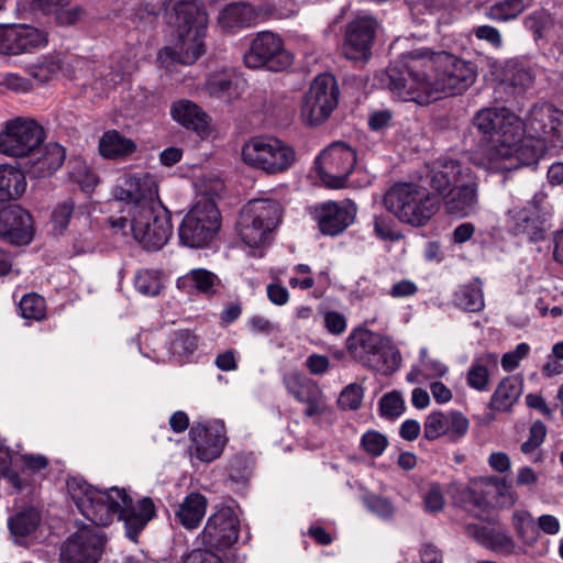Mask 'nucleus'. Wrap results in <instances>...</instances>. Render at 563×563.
Listing matches in <instances>:
<instances>
[{
  "label": "nucleus",
  "mask_w": 563,
  "mask_h": 563,
  "mask_svg": "<svg viewBox=\"0 0 563 563\" xmlns=\"http://www.w3.org/2000/svg\"><path fill=\"white\" fill-rule=\"evenodd\" d=\"M26 169L31 177L46 178L52 176L64 163L65 148L58 143L44 142L26 157Z\"/></svg>",
  "instance_id": "bb28decb"
},
{
  "label": "nucleus",
  "mask_w": 563,
  "mask_h": 563,
  "mask_svg": "<svg viewBox=\"0 0 563 563\" xmlns=\"http://www.w3.org/2000/svg\"><path fill=\"white\" fill-rule=\"evenodd\" d=\"M283 383L287 391L299 402L311 400L312 397L322 393L314 380L298 372L286 374L283 378Z\"/></svg>",
  "instance_id": "e433bc0d"
},
{
  "label": "nucleus",
  "mask_w": 563,
  "mask_h": 563,
  "mask_svg": "<svg viewBox=\"0 0 563 563\" xmlns=\"http://www.w3.org/2000/svg\"><path fill=\"white\" fill-rule=\"evenodd\" d=\"M473 125L493 143L487 152L492 168L510 172L519 167H509L517 161V148L522 135V121L506 108H483L473 117Z\"/></svg>",
  "instance_id": "7ed1b4c3"
},
{
  "label": "nucleus",
  "mask_w": 563,
  "mask_h": 563,
  "mask_svg": "<svg viewBox=\"0 0 563 563\" xmlns=\"http://www.w3.org/2000/svg\"><path fill=\"white\" fill-rule=\"evenodd\" d=\"M525 0H503L492 5L487 16L495 21L505 22L516 19L525 10Z\"/></svg>",
  "instance_id": "a18cd8bd"
},
{
  "label": "nucleus",
  "mask_w": 563,
  "mask_h": 563,
  "mask_svg": "<svg viewBox=\"0 0 563 563\" xmlns=\"http://www.w3.org/2000/svg\"><path fill=\"white\" fill-rule=\"evenodd\" d=\"M366 508L382 519H389L394 515V506L387 499L378 495L368 494L363 498Z\"/></svg>",
  "instance_id": "8fccbe9b"
},
{
  "label": "nucleus",
  "mask_w": 563,
  "mask_h": 563,
  "mask_svg": "<svg viewBox=\"0 0 563 563\" xmlns=\"http://www.w3.org/2000/svg\"><path fill=\"white\" fill-rule=\"evenodd\" d=\"M220 225L221 214L214 198L207 194H200L184 217L178 235L184 245L200 249L214 239Z\"/></svg>",
  "instance_id": "1a4fd4ad"
},
{
  "label": "nucleus",
  "mask_w": 563,
  "mask_h": 563,
  "mask_svg": "<svg viewBox=\"0 0 563 563\" xmlns=\"http://www.w3.org/2000/svg\"><path fill=\"white\" fill-rule=\"evenodd\" d=\"M468 427V419L460 411H434L424 420L423 437L429 441L446 437L450 441L457 442L465 437Z\"/></svg>",
  "instance_id": "5701e85b"
},
{
  "label": "nucleus",
  "mask_w": 563,
  "mask_h": 563,
  "mask_svg": "<svg viewBox=\"0 0 563 563\" xmlns=\"http://www.w3.org/2000/svg\"><path fill=\"white\" fill-rule=\"evenodd\" d=\"M474 34L478 40L486 41L494 47H500L503 40L499 31L490 25H481L474 29Z\"/></svg>",
  "instance_id": "052dcab7"
},
{
  "label": "nucleus",
  "mask_w": 563,
  "mask_h": 563,
  "mask_svg": "<svg viewBox=\"0 0 563 563\" xmlns=\"http://www.w3.org/2000/svg\"><path fill=\"white\" fill-rule=\"evenodd\" d=\"M517 148V161L509 167L534 164L549 147L563 146V110L551 103L532 106L522 123V135Z\"/></svg>",
  "instance_id": "20e7f679"
},
{
  "label": "nucleus",
  "mask_w": 563,
  "mask_h": 563,
  "mask_svg": "<svg viewBox=\"0 0 563 563\" xmlns=\"http://www.w3.org/2000/svg\"><path fill=\"white\" fill-rule=\"evenodd\" d=\"M217 276L203 268L191 269L188 274L178 279V287L192 286L202 294H211Z\"/></svg>",
  "instance_id": "79ce46f5"
},
{
  "label": "nucleus",
  "mask_w": 563,
  "mask_h": 563,
  "mask_svg": "<svg viewBox=\"0 0 563 563\" xmlns=\"http://www.w3.org/2000/svg\"><path fill=\"white\" fill-rule=\"evenodd\" d=\"M280 205L271 199H253L241 210L236 229L241 240L251 249L266 243L269 233L279 223Z\"/></svg>",
  "instance_id": "9d476101"
},
{
  "label": "nucleus",
  "mask_w": 563,
  "mask_h": 563,
  "mask_svg": "<svg viewBox=\"0 0 563 563\" xmlns=\"http://www.w3.org/2000/svg\"><path fill=\"white\" fill-rule=\"evenodd\" d=\"M134 286L142 295L156 296L161 291L162 283L156 273L145 269L135 275Z\"/></svg>",
  "instance_id": "de8ad7c7"
},
{
  "label": "nucleus",
  "mask_w": 563,
  "mask_h": 563,
  "mask_svg": "<svg viewBox=\"0 0 563 563\" xmlns=\"http://www.w3.org/2000/svg\"><path fill=\"white\" fill-rule=\"evenodd\" d=\"M242 159L245 164L267 174L287 170L296 159L295 150L273 136H255L244 143Z\"/></svg>",
  "instance_id": "9b49d317"
},
{
  "label": "nucleus",
  "mask_w": 563,
  "mask_h": 563,
  "mask_svg": "<svg viewBox=\"0 0 563 563\" xmlns=\"http://www.w3.org/2000/svg\"><path fill=\"white\" fill-rule=\"evenodd\" d=\"M402 68L396 63L377 75L383 87L404 101L429 104L443 96L466 91L476 80V66L449 52L422 47L402 55Z\"/></svg>",
  "instance_id": "f257e3e1"
},
{
  "label": "nucleus",
  "mask_w": 563,
  "mask_h": 563,
  "mask_svg": "<svg viewBox=\"0 0 563 563\" xmlns=\"http://www.w3.org/2000/svg\"><path fill=\"white\" fill-rule=\"evenodd\" d=\"M512 523L518 537L527 544H532L538 539L536 521L530 512L516 510L512 515Z\"/></svg>",
  "instance_id": "c03bdc74"
},
{
  "label": "nucleus",
  "mask_w": 563,
  "mask_h": 563,
  "mask_svg": "<svg viewBox=\"0 0 563 563\" xmlns=\"http://www.w3.org/2000/svg\"><path fill=\"white\" fill-rule=\"evenodd\" d=\"M85 207L76 206L73 198H67L60 202H58L53 212H52V223L54 225V230L58 233H63L74 214L82 213Z\"/></svg>",
  "instance_id": "37998d69"
},
{
  "label": "nucleus",
  "mask_w": 563,
  "mask_h": 563,
  "mask_svg": "<svg viewBox=\"0 0 563 563\" xmlns=\"http://www.w3.org/2000/svg\"><path fill=\"white\" fill-rule=\"evenodd\" d=\"M455 305L468 312H478L484 309V294L478 280L462 286L455 294Z\"/></svg>",
  "instance_id": "4c0bfd02"
},
{
  "label": "nucleus",
  "mask_w": 563,
  "mask_h": 563,
  "mask_svg": "<svg viewBox=\"0 0 563 563\" xmlns=\"http://www.w3.org/2000/svg\"><path fill=\"white\" fill-rule=\"evenodd\" d=\"M363 449L372 456H379L385 451L388 440L378 431L369 430L362 435Z\"/></svg>",
  "instance_id": "3c124183"
},
{
  "label": "nucleus",
  "mask_w": 563,
  "mask_h": 563,
  "mask_svg": "<svg viewBox=\"0 0 563 563\" xmlns=\"http://www.w3.org/2000/svg\"><path fill=\"white\" fill-rule=\"evenodd\" d=\"M472 173V169L460 161L440 157L426 165L422 179L434 195L441 197L461 181L467 180Z\"/></svg>",
  "instance_id": "aec40b11"
},
{
  "label": "nucleus",
  "mask_w": 563,
  "mask_h": 563,
  "mask_svg": "<svg viewBox=\"0 0 563 563\" xmlns=\"http://www.w3.org/2000/svg\"><path fill=\"white\" fill-rule=\"evenodd\" d=\"M449 216L462 219L474 214L478 209V183L473 173L457 186L440 197Z\"/></svg>",
  "instance_id": "393cba45"
},
{
  "label": "nucleus",
  "mask_w": 563,
  "mask_h": 563,
  "mask_svg": "<svg viewBox=\"0 0 563 563\" xmlns=\"http://www.w3.org/2000/svg\"><path fill=\"white\" fill-rule=\"evenodd\" d=\"M19 310L24 319L43 320L46 316L45 299L37 294H27L22 297Z\"/></svg>",
  "instance_id": "49530a36"
},
{
  "label": "nucleus",
  "mask_w": 563,
  "mask_h": 563,
  "mask_svg": "<svg viewBox=\"0 0 563 563\" xmlns=\"http://www.w3.org/2000/svg\"><path fill=\"white\" fill-rule=\"evenodd\" d=\"M356 205L351 200L325 201L311 209V216L323 235L336 236L343 233L355 220Z\"/></svg>",
  "instance_id": "a211bd4d"
},
{
  "label": "nucleus",
  "mask_w": 563,
  "mask_h": 563,
  "mask_svg": "<svg viewBox=\"0 0 563 563\" xmlns=\"http://www.w3.org/2000/svg\"><path fill=\"white\" fill-rule=\"evenodd\" d=\"M466 531L479 544L496 553L509 555L515 552L516 544L512 538L501 529L482 525H468Z\"/></svg>",
  "instance_id": "c85d7f7f"
},
{
  "label": "nucleus",
  "mask_w": 563,
  "mask_h": 563,
  "mask_svg": "<svg viewBox=\"0 0 563 563\" xmlns=\"http://www.w3.org/2000/svg\"><path fill=\"white\" fill-rule=\"evenodd\" d=\"M547 429L543 422L536 421L532 423L529 431V439L521 444V451L529 454L540 446L545 438Z\"/></svg>",
  "instance_id": "6e6d98bb"
},
{
  "label": "nucleus",
  "mask_w": 563,
  "mask_h": 563,
  "mask_svg": "<svg viewBox=\"0 0 563 563\" xmlns=\"http://www.w3.org/2000/svg\"><path fill=\"white\" fill-rule=\"evenodd\" d=\"M184 563H223L222 559L209 550H194L185 559Z\"/></svg>",
  "instance_id": "e2e57ef3"
},
{
  "label": "nucleus",
  "mask_w": 563,
  "mask_h": 563,
  "mask_svg": "<svg viewBox=\"0 0 563 563\" xmlns=\"http://www.w3.org/2000/svg\"><path fill=\"white\" fill-rule=\"evenodd\" d=\"M377 27V21L371 15L357 16L351 21L345 31L343 55L350 60L369 59Z\"/></svg>",
  "instance_id": "6ab92c4d"
},
{
  "label": "nucleus",
  "mask_w": 563,
  "mask_h": 563,
  "mask_svg": "<svg viewBox=\"0 0 563 563\" xmlns=\"http://www.w3.org/2000/svg\"><path fill=\"white\" fill-rule=\"evenodd\" d=\"M362 399V387L357 384H350L340 394L338 405L345 410H356L361 406Z\"/></svg>",
  "instance_id": "603ef678"
},
{
  "label": "nucleus",
  "mask_w": 563,
  "mask_h": 563,
  "mask_svg": "<svg viewBox=\"0 0 563 563\" xmlns=\"http://www.w3.org/2000/svg\"><path fill=\"white\" fill-rule=\"evenodd\" d=\"M424 508L428 512L441 511L444 507V496L439 484H431L423 498Z\"/></svg>",
  "instance_id": "4d7b16f0"
},
{
  "label": "nucleus",
  "mask_w": 563,
  "mask_h": 563,
  "mask_svg": "<svg viewBox=\"0 0 563 563\" xmlns=\"http://www.w3.org/2000/svg\"><path fill=\"white\" fill-rule=\"evenodd\" d=\"M172 11L168 23L175 27L177 42L167 47L166 54L183 65L194 64L205 52L203 38L207 32L208 15L197 0H169Z\"/></svg>",
  "instance_id": "39448f33"
},
{
  "label": "nucleus",
  "mask_w": 563,
  "mask_h": 563,
  "mask_svg": "<svg viewBox=\"0 0 563 563\" xmlns=\"http://www.w3.org/2000/svg\"><path fill=\"white\" fill-rule=\"evenodd\" d=\"M240 520L231 507H220L213 512L200 532L198 539L208 549L225 550L233 545L239 537Z\"/></svg>",
  "instance_id": "f3484780"
},
{
  "label": "nucleus",
  "mask_w": 563,
  "mask_h": 563,
  "mask_svg": "<svg viewBox=\"0 0 563 563\" xmlns=\"http://www.w3.org/2000/svg\"><path fill=\"white\" fill-rule=\"evenodd\" d=\"M207 498L200 493L188 494L175 511L176 519L186 529L197 528L206 515Z\"/></svg>",
  "instance_id": "7c9ffc66"
},
{
  "label": "nucleus",
  "mask_w": 563,
  "mask_h": 563,
  "mask_svg": "<svg viewBox=\"0 0 563 563\" xmlns=\"http://www.w3.org/2000/svg\"><path fill=\"white\" fill-rule=\"evenodd\" d=\"M291 63L292 56L284 47L280 36L269 31L260 32L244 54L245 66L253 69L265 67L271 71H282Z\"/></svg>",
  "instance_id": "2eb2a0df"
},
{
  "label": "nucleus",
  "mask_w": 563,
  "mask_h": 563,
  "mask_svg": "<svg viewBox=\"0 0 563 563\" xmlns=\"http://www.w3.org/2000/svg\"><path fill=\"white\" fill-rule=\"evenodd\" d=\"M69 64L65 63L60 54H49L25 66V73L37 84H46L54 79L58 73L71 75Z\"/></svg>",
  "instance_id": "c756f323"
},
{
  "label": "nucleus",
  "mask_w": 563,
  "mask_h": 563,
  "mask_svg": "<svg viewBox=\"0 0 563 563\" xmlns=\"http://www.w3.org/2000/svg\"><path fill=\"white\" fill-rule=\"evenodd\" d=\"M0 86L16 93H25L32 89L31 81L15 73L1 74Z\"/></svg>",
  "instance_id": "5fc2aeb1"
},
{
  "label": "nucleus",
  "mask_w": 563,
  "mask_h": 563,
  "mask_svg": "<svg viewBox=\"0 0 563 563\" xmlns=\"http://www.w3.org/2000/svg\"><path fill=\"white\" fill-rule=\"evenodd\" d=\"M45 131L34 119L18 117L5 123L0 133V153L26 158L44 142Z\"/></svg>",
  "instance_id": "f8f14e48"
},
{
  "label": "nucleus",
  "mask_w": 563,
  "mask_h": 563,
  "mask_svg": "<svg viewBox=\"0 0 563 563\" xmlns=\"http://www.w3.org/2000/svg\"><path fill=\"white\" fill-rule=\"evenodd\" d=\"M384 206L400 222L424 227L438 211V202L428 188L415 183H397L384 195Z\"/></svg>",
  "instance_id": "423d86ee"
},
{
  "label": "nucleus",
  "mask_w": 563,
  "mask_h": 563,
  "mask_svg": "<svg viewBox=\"0 0 563 563\" xmlns=\"http://www.w3.org/2000/svg\"><path fill=\"white\" fill-rule=\"evenodd\" d=\"M267 297L276 306L286 305L289 300V292L286 287L279 284H269L267 286Z\"/></svg>",
  "instance_id": "774afa93"
},
{
  "label": "nucleus",
  "mask_w": 563,
  "mask_h": 563,
  "mask_svg": "<svg viewBox=\"0 0 563 563\" xmlns=\"http://www.w3.org/2000/svg\"><path fill=\"white\" fill-rule=\"evenodd\" d=\"M324 327L332 334H341L346 329V319L338 311H328L324 314Z\"/></svg>",
  "instance_id": "13d9d810"
},
{
  "label": "nucleus",
  "mask_w": 563,
  "mask_h": 563,
  "mask_svg": "<svg viewBox=\"0 0 563 563\" xmlns=\"http://www.w3.org/2000/svg\"><path fill=\"white\" fill-rule=\"evenodd\" d=\"M316 164L328 187L342 188L356 164V153L345 143L334 142L320 153Z\"/></svg>",
  "instance_id": "dca6fc26"
},
{
  "label": "nucleus",
  "mask_w": 563,
  "mask_h": 563,
  "mask_svg": "<svg viewBox=\"0 0 563 563\" xmlns=\"http://www.w3.org/2000/svg\"><path fill=\"white\" fill-rule=\"evenodd\" d=\"M422 367L423 377L427 379L443 377L446 375L449 368L445 364L441 363L438 360H426L424 365Z\"/></svg>",
  "instance_id": "69168bd1"
},
{
  "label": "nucleus",
  "mask_w": 563,
  "mask_h": 563,
  "mask_svg": "<svg viewBox=\"0 0 563 563\" xmlns=\"http://www.w3.org/2000/svg\"><path fill=\"white\" fill-rule=\"evenodd\" d=\"M59 8L60 9L57 8V10H55V12H56V20H57L58 24H60V25L67 26V25L75 24L76 22L81 20V18L84 16V10L80 7L68 8V9H63V7H59Z\"/></svg>",
  "instance_id": "680f3d73"
},
{
  "label": "nucleus",
  "mask_w": 563,
  "mask_h": 563,
  "mask_svg": "<svg viewBox=\"0 0 563 563\" xmlns=\"http://www.w3.org/2000/svg\"><path fill=\"white\" fill-rule=\"evenodd\" d=\"M68 492L80 514L95 526L111 523L122 507L117 493L118 487L100 490L87 482L73 479L68 483Z\"/></svg>",
  "instance_id": "6e6552de"
},
{
  "label": "nucleus",
  "mask_w": 563,
  "mask_h": 563,
  "mask_svg": "<svg viewBox=\"0 0 563 563\" xmlns=\"http://www.w3.org/2000/svg\"><path fill=\"white\" fill-rule=\"evenodd\" d=\"M34 234L31 214L16 205L0 209V238L14 245L29 244Z\"/></svg>",
  "instance_id": "b1692460"
},
{
  "label": "nucleus",
  "mask_w": 563,
  "mask_h": 563,
  "mask_svg": "<svg viewBox=\"0 0 563 563\" xmlns=\"http://www.w3.org/2000/svg\"><path fill=\"white\" fill-rule=\"evenodd\" d=\"M486 494L492 496V500L496 506L503 508L512 507L518 500V495L512 486L503 478H492Z\"/></svg>",
  "instance_id": "ea45409f"
},
{
  "label": "nucleus",
  "mask_w": 563,
  "mask_h": 563,
  "mask_svg": "<svg viewBox=\"0 0 563 563\" xmlns=\"http://www.w3.org/2000/svg\"><path fill=\"white\" fill-rule=\"evenodd\" d=\"M118 201L132 205L133 239L147 251L161 250L173 234L170 212L157 200V185L148 175H123L113 187Z\"/></svg>",
  "instance_id": "f03ea898"
},
{
  "label": "nucleus",
  "mask_w": 563,
  "mask_h": 563,
  "mask_svg": "<svg viewBox=\"0 0 563 563\" xmlns=\"http://www.w3.org/2000/svg\"><path fill=\"white\" fill-rule=\"evenodd\" d=\"M136 151V144L117 130H109L99 140L100 155L109 159L125 158Z\"/></svg>",
  "instance_id": "72a5a7b5"
},
{
  "label": "nucleus",
  "mask_w": 563,
  "mask_h": 563,
  "mask_svg": "<svg viewBox=\"0 0 563 563\" xmlns=\"http://www.w3.org/2000/svg\"><path fill=\"white\" fill-rule=\"evenodd\" d=\"M26 189L24 174L9 164L0 165V200L18 199Z\"/></svg>",
  "instance_id": "f704fd0d"
},
{
  "label": "nucleus",
  "mask_w": 563,
  "mask_h": 563,
  "mask_svg": "<svg viewBox=\"0 0 563 563\" xmlns=\"http://www.w3.org/2000/svg\"><path fill=\"white\" fill-rule=\"evenodd\" d=\"M417 291H418V286L416 285V283H413L410 279H401L391 286L388 294L390 297H393L395 299H399V298L411 297V296L416 295Z\"/></svg>",
  "instance_id": "bf43d9fd"
},
{
  "label": "nucleus",
  "mask_w": 563,
  "mask_h": 563,
  "mask_svg": "<svg viewBox=\"0 0 563 563\" xmlns=\"http://www.w3.org/2000/svg\"><path fill=\"white\" fill-rule=\"evenodd\" d=\"M339 86L334 76L320 74L311 82L301 104L302 120L309 125L324 122L339 102Z\"/></svg>",
  "instance_id": "ddd939ff"
},
{
  "label": "nucleus",
  "mask_w": 563,
  "mask_h": 563,
  "mask_svg": "<svg viewBox=\"0 0 563 563\" xmlns=\"http://www.w3.org/2000/svg\"><path fill=\"white\" fill-rule=\"evenodd\" d=\"M170 114L176 122L196 132H203L208 128L207 114L189 100L173 103Z\"/></svg>",
  "instance_id": "473e14b6"
},
{
  "label": "nucleus",
  "mask_w": 563,
  "mask_h": 563,
  "mask_svg": "<svg viewBox=\"0 0 563 563\" xmlns=\"http://www.w3.org/2000/svg\"><path fill=\"white\" fill-rule=\"evenodd\" d=\"M507 224L515 235L527 238L531 242L543 239V229L537 212L527 208H514L507 212Z\"/></svg>",
  "instance_id": "cd10ccee"
},
{
  "label": "nucleus",
  "mask_w": 563,
  "mask_h": 563,
  "mask_svg": "<svg viewBox=\"0 0 563 563\" xmlns=\"http://www.w3.org/2000/svg\"><path fill=\"white\" fill-rule=\"evenodd\" d=\"M346 349L364 367L385 375L396 372L401 363L400 352L393 340L368 329L352 331L346 339Z\"/></svg>",
  "instance_id": "0eeeda50"
},
{
  "label": "nucleus",
  "mask_w": 563,
  "mask_h": 563,
  "mask_svg": "<svg viewBox=\"0 0 563 563\" xmlns=\"http://www.w3.org/2000/svg\"><path fill=\"white\" fill-rule=\"evenodd\" d=\"M191 450L201 462L210 463L221 456L228 442L225 426L221 421L194 424L189 431Z\"/></svg>",
  "instance_id": "412c9836"
},
{
  "label": "nucleus",
  "mask_w": 563,
  "mask_h": 563,
  "mask_svg": "<svg viewBox=\"0 0 563 563\" xmlns=\"http://www.w3.org/2000/svg\"><path fill=\"white\" fill-rule=\"evenodd\" d=\"M393 114L389 110L374 112L368 119V126L372 131H383L389 126Z\"/></svg>",
  "instance_id": "338daca9"
},
{
  "label": "nucleus",
  "mask_w": 563,
  "mask_h": 563,
  "mask_svg": "<svg viewBox=\"0 0 563 563\" xmlns=\"http://www.w3.org/2000/svg\"><path fill=\"white\" fill-rule=\"evenodd\" d=\"M117 494L120 501H122L118 519L124 521L126 536L135 541L139 533L155 517L156 509L154 501L150 497H144L134 504L124 489H121V493Z\"/></svg>",
  "instance_id": "a878e982"
},
{
  "label": "nucleus",
  "mask_w": 563,
  "mask_h": 563,
  "mask_svg": "<svg viewBox=\"0 0 563 563\" xmlns=\"http://www.w3.org/2000/svg\"><path fill=\"white\" fill-rule=\"evenodd\" d=\"M306 366L313 375H323L328 372L330 362L328 356L311 354L306 360Z\"/></svg>",
  "instance_id": "0e129e2a"
},
{
  "label": "nucleus",
  "mask_w": 563,
  "mask_h": 563,
  "mask_svg": "<svg viewBox=\"0 0 563 563\" xmlns=\"http://www.w3.org/2000/svg\"><path fill=\"white\" fill-rule=\"evenodd\" d=\"M489 374L485 365L474 362L467 372V384L476 390H485L488 384Z\"/></svg>",
  "instance_id": "864d4df0"
},
{
  "label": "nucleus",
  "mask_w": 563,
  "mask_h": 563,
  "mask_svg": "<svg viewBox=\"0 0 563 563\" xmlns=\"http://www.w3.org/2000/svg\"><path fill=\"white\" fill-rule=\"evenodd\" d=\"M107 543L106 534L98 528L84 525L60 545V563H98Z\"/></svg>",
  "instance_id": "4468645a"
},
{
  "label": "nucleus",
  "mask_w": 563,
  "mask_h": 563,
  "mask_svg": "<svg viewBox=\"0 0 563 563\" xmlns=\"http://www.w3.org/2000/svg\"><path fill=\"white\" fill-rule=\"evenodd\" d=\"M522 384L515 377L504 378L492 395L489 408L497 411H507L519 399Z\"/></svg>",
  "instance_id": "c9c22d12"
},
{
  "label": "nucleus",
  "mask_w": 563,
  "mask_h": 563,
  "mask_svg": "<svg viewBox=\"0 0 563 563\" xmlns=\"http://www.w3.org/2000/svg\"><path fill=\"white\" fill-rule=\"evenodd\" d=\"M47 44L45 32L26 25H0V53L5 55H20Z\"/></svg>",
  "instance_id": "4be33fe9"
},
{
  "label": "nucleus",
  "mask_w": 563,
  "mask_h": 563,
  "mask_svg": "<svg viewBox=\"0 0 563 563\" xmlns=\"http://www.w3.org/2000/svg\"><path fill=\"white\" fill-rule=\"evenodd\" d=\"M380 415L386 418H397L405 411V401L401 394L391 391L384 395L379 400Z\"/></svg>",
  "instance_id": "09e8293b"
},
{
  "label": "nucleus",
  "mask_w": 563,
  "mask_h": 563,
  "mask_svg": "<svg viewBox=\"0 0 563 563\" xmlns=\"http://www.w3.org/2000/svg\"><path fill=\"white\" fill-rule=\"evenodd\" d=\"M256 18L257 15L250 4L236 2L227 5L220 11L218 23L223 31L234 32L239 29L251 26Z\"/></svg>",
  "instance_id": "2f4dec72"
},
{
  "label": "nucleus",
  "mask_w": 563,
  "mask_h": 563,
  "mask_svg": "<svg viewBox=\"0 0 563 563\" xmlns=\"http://www.w3.org/2000/svg\"><path fill=\"white\" fill-rule=\"evenodd\" d=\"M40 521V512L34 508H27L9 520V528L12 534L26 537L36 530Z\"/></svg>",
  "instance_id": "a19ab883"
},
{
  "label": "nucleus",
  "mask_w": 563,
  "mask_h": 563,
  "mask_svg": "<svg viewBox=\"0 0 563 563\" xmlns=\"http://www.w3.org/2000/svg\"><path fill=\"white\" fill-rule=\"evenodd\" d=\"M208 92L221 100H230L238 96L236 84L232 75L227 73H217L208 77L206 82Z\"/></svg>",
  "instance_id": "58836bf2"
}]
</instances>
